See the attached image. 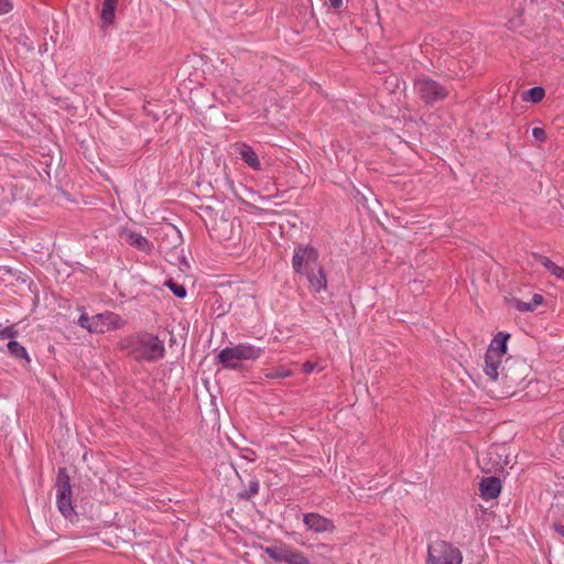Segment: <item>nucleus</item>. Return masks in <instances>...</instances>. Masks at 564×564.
<instances>
[{
  "label": "nucleus",
  "instance_id": "obj_1",
  "mask_svg": "<svg viewBox=\"0 0 564 564\" xmlns=\"http://www.w3.org/2000/svg\"><path fill=\"white\" fill-rule=\"evenodd\" d=\"M292 268L295 273L304 275L311 288L319 293L327 289V280L319 262L317 249L310 245L295 247L292 258Z\"/></svg>",
  "mask_w": 564,
  "mask_h": 564
},
{
  "label": "nucleus",
  "instance_id": "obj_2",
  "mask_svg": "<svg viewBox=\"0 0 564 564\" xmlns=\"http://www.w3.org/2000/svg\"><path fill=\"white\" fill-rule=\"evenodd\" d=\"M122 349L138 361H156L164 357L163 340L151 333H138L120 341Z\"/></svg>",
  "mask_w": 564,
  "mask_h": 564
},
{
  "label": "nucleus",
  "instance_id": "obj_3",
  "mask_svg": "<svg viewBox=\"0 0 564 564\" xmlns=\"http://www.w3.org/2000/svg\"><path fill=\"white\" fill-rule=\"evenodd\" d=\"M263 352V349L250 344H239L234 347H226L217 355V361L228 369H238L242 360H256Z\"/></svg>",
  "mask_w": 564,
  "mask_h": 564
},
{
  "label": "nucleus",
  "instance_id": "obj_4",
  "mask_svg": "<svg viewBox=\"0 0 564 564\" xmlns=\"http://www.w3.org/2000/svg\"><path fill=\"white\" fill-rule=\"evenodd\" d=\"M463 553L453 543L435 540L427 545L425 564H462Z\"/></svg>",
  "mask_w": 564,
  "mask_h": 564
},
{
  "label": "nucleus",
  "instance_id": "obj_5",
  "mask_svg": "<svg viewBox=\"0 0 564 564\" xmlns=\"http://www.w3.org/2000/svg\"><path fill=\"white\" fill-rule=\"evenodd\" d=\"M262 551L274 562H283L285 564H308V558L303 552L283 542L264 546L262 547Z\"/></svg>",
  "mask_w": 564,
  "mask_h": 564
},
{
  "label": "nucleus",
  "instance_id": "obj_6",
  "mask_svg": "<svg viewBox=\"0 0 564 564\" xmlns=\"http://www.w3.org/2000/svg\"><path fill=\"white\" fill-rule=\"evenodd\" d=\"M55 486L57 508L65 518H69L74 513L72 505V487L69 476L64 468L58 470Z\"/></svg>",
  "mask_w": 564,
  "mask_h": 564
},
{
  "label": "nucleus",
  "instance_id": "obj_7",
  "mask_svg": "<svg viewBox=\"0 0 564 564\" xmlns=\"http://www.w3.org/2000/svg\"><path fill=\"white\" fill-rule=\"evenodd\" d=\"M414 88L421 99L429 105L444 100L448 96V89L446 87L429 77L416 79Z\"/></svg>",
  "mask_w": 564,
  "mask_h": 564
},
{
  "label": "nucleus",
  "instance_id": "obj_8",
  "mask_svg": "<svg viewBox=\"0 0 564 564\" xmlns=\"http://www.w3.org/2000/svg\"><path fill=\"white\" fill-rule=\"evenodd\" d=\"M527 366L522 361L506 359L501 368V380L508 388L519 386L525 378Z\"/></svg>",
  "mask_w": 564,
  "mask_h": 564
},
{
  "label": "nucleus",
  "instance_id": "obj_9",
  "mask_svg": "<svg viewBox=\"0 0 564 564\" xmlns=\"http://www.w3.org/2000/svg\"><path fill=\"white\" fill-rule=\"evenodd\" d=\"M124 321L113 312H105L94 315L93 330L102 334L111 329H119L124 326Z\"/></svg>",
  "mask_w": 564,
  "mask_h": 564
},
{
  "label": "nucleus",
  "instance_id": "obj_10",
  "mask_svg": "<svg viewBox=\"0 0 564 564\" xmlns=\"http://www.w3.org/2000/svg\"><path fill=\"white\" fill-rule=\"evenodd\" d=\"M303 522L305 528L314 533L332 532L335 529L332 520L314 512L304 514Z\"/></svg>",
  "mask_w": 564,
  "mask_h": 564
},
{
  "label": "nucleus",
  "instance_id": "obj_11",
  "mask_svg": "<svg viewBox=\"0 0 564 564\" xmlns=\"http://www.w3.org/2000/svg\"><path fill=\"white\" fill-rule=\"evenodd\" d=\"M501 359L502 358L496 356L494 349H487L484 372L491 381H497L501 376Z\"/></svg>",
  "mask_w": 564,
  "mask_h": 564
},
{
  "label": "nucleus",
  "instance_id": "obj_12",
  "mask_svg": "<svg viewBox=\"0 0 564 564\" xmlns=\"http://www.w3.org/2000/svg\"><path fill=\"white\" fill-rule=\"evenodd\" d=\"M479 490L484 499H495L501 491V481L497 477L484 478L480 482Z\"/></svg>",
  "mask_w": 564,
  "mask_h": 564
},
{
  "label": "nucleus",
  "instance_id": "obj_13",
  "mask_svg": "<svg viewBox=\"0 0 564 564\" xmlns=\"http://www.w3.org/2000/svg\"><path fill=\"white\" fill-rule=\"evenodd\" d=\"M120 237L126 240L130 246H133L142 251L150 249V242L141 234L132 231L130 229H123Z\"/></svg>",
  "mask_w": 564,
  "mask_h": 564
},
{
  "label": "nucleus",
  "instance_id": "obj_14",
  "mask_svg": "<svg viewBox=\"0 0 564 564\" xmlns=\"http://www.w3.org/2000/svg\"><path fill=\"white\" fill-rule=\"evenodd\" d=\"M239 155L241 160L247 163L251 169L258 171L261 167L258 154L248 144H241L239 147Z\"/></svg>",
  "mask_w": 564,
  "mask_h": 564
},
{
  "label": "nucleus",
  "instance_id": "obj_15",
  "mask_svg": "<svg viewBox=\"0 0 564 564\" xmlns=\"http://www.w3.org/2000/svg\"><path fill=\"white\" fill-rule=\"evenodd\" d=\"M534 260L543 265L552 275L561 279L564 281V268L557 265L553 261H551L549 258L541 256V254H533Z\"/></svg>",
  "mask_w": 564,
  "mask_h": 564
},
{
  "label": "nucleus",
  "instance_id": "obj_16",
  "mask_svg": "<svg viewBox=\"0 0 564 564\" xmlns=\"http://www.w3.org/2000/svg\"><path fill=\"white\" fill-rule=\"evenodd\" d=\"M509 337V334L498 333L491 340L488 349H494L496 356L502 358L507 352V340Z\"/></svg>",
  "mask_w": 564,
  "mask_h": 564
},
{
  "label": "nucleus",
  "instance_id": "obj_17",
  "mask_svg": "<svg viewBox=\"0 0 564 564\" xmlns=\"http://www.w3.org/2000/svg\"><path fill=\"white\" fill-rule=\"evenodd\" d=\"M117 7V0H104L100 11V19L105 24L112 23L115 19V11Z\"/></svg>",
  "mask_w": 564,
  "mask_h": 564
},
{
  "label": "nucleus",
  "instance_id": "obj_18",
  "mask_svg": "<svg viewBox=\"0 0 564 564\" xmlns=\"http://www.w3.org/2000/svg\"><path fill=\"white\" fill-rule=\"evenodd\" d=\"M3 346H6L8 352L17 358V359H25L26 361H30V357L28 355L26 349L20 345L17 340H9Z\"/></svg>",
  "mask_w": 564,
  "mask_h": 564
},
{
  "label": "nucleus",
  "instance_id": "obj_19",
  "mask_svg": "<svg viewBox=\"0 0 564 564\" xmlns=\"http://www.w3.org/2000/svg\"><path fill=\"white\" fill-rule=\"evenodd\" d=\"M544 96H545L544 88L540 87V86H535L524 93L523 100L536 104V102H540L544 98Z\"/></svg>",
  "mask_w": 564,
  "mask_h": 564
},
{
  "label": "nucleus",
  "instance_id": "obj_20",
  "mask_svg": "<svg viewBox=\"0 0 564 564\" xmlns=\"http://www.w3.org/2000/svg\"><path fill=\"white\" fill-rule=\"evenodd\" d=\"M18 335L19 330L17 325H9L7 327L0 328V348L3 347L6 340H15L14 338L18 337Z\"/></svg>",
  "mask_w": 564,
  "mask_h": 564
},
{
  "label": "nucleus",
  "instance_id": "obj_21",
  "mask_svg": "<svg viewBox=\"0 0 564 564\" xmlns=\"http://www.w3.org/2000/svg\"><path fill=\"white\" fill-rule=\"evenodd\" d=\"M291 376H292V371L284 367H278V368L265 373V377L269 379L288 378Z\"/></svg>",
  "mask_w": 564,
  "mask_h": 564
},
{
  "label": "nucleus",
  "instance_id": "obj_22",
  "mask_svg": "<svg viewBox=\"0 0 564 564\" xmlns=\"http://www.w3.org/2000/svg\"><path fill=\"white\" fill-rule=\"evenodd\" d=\"M165 284L169 286V289L173 292V294L175 296H177L180 299H183L186 296V290L183 285L177 284L173 280H169Z\"/></svg>",
  "mask_w": 564,
  "mask_h": 564
},
{
  "label": "nucleus",
  "instance_id": "obj_23",
  "mask_svg": "<svg viewBox=\"0 0 564 564\" xmlns=\"http://www.w3.org/2000/svg\"><path fill=\"white\" fill-rule=\"evenodd\" d=\"M259 492V481L257 479H251L249 481L248 490L245 494H241L240 497L249 500L251 497Z\"/></svg>",
  "mask_w": 564,
  "mask_h": 564
},
{
  "label": "nucleus",
  "instance_id": "obj_24",
  "mask_svg": "<svg viewBox=\"0 0 564 564\" xmlns=\"http://www.w3.org/2000/svg\"><path fill=\"white\" fill-rule=\"evenodd\" d=\"M93 322H94V316L89 317L86 314H82L78 318L79 326H82L83 328H86L89 333H94Z\"/></svg>",
  "mask_w": 564,
  "mask_h": 564
},
{
  "label": "nucleus",
  "instance_id": "obj_25",
  "mask_svg": "<svg viewBox=\"0 0 564 564\" xmlns=\"http://www.w3.org/2000/svg\"><path fill=\"white\" fill-rule=\"evenodd\" d=\"M13 8V0H0V15L10 13Z\"/></svg>",
  "mask_w": 564,
  "mask_h": 564
},
{
  "label": "nucleus",
  "instance_id": "obj_26",
  "mask_svg": "<svg viewBox=\"0 0 564 564\" xmlns=\"http://www.w3.org/2000/svg\"><path fill=\"white\" fill-rule=\"evenodd\" d=\"M513 306L516 310H518L520 312H532L533 311L532 306L530 305V302H523L521 300H514Z\"/></svg>",
  "mask_w": 564,
  "mask_h": 564
},
{
  "label": "nucleus",
  "instance_id": "obj_27",
  "mask_svg": "<svg viewBox=\"0 0 564 564\" xmlns=\"http://www.w3.org/2000/svg\"><path fill=\"white\" fill-rule=\"evenodd\" d=\"M532 135L536 141L543 142L546 140V132L542 128H533Z\"/></svg>",
  "mask_w": 564,
  "mask_h": 564
},
{
  "label": "nucleus",
  "instance_id": "obj_28",
  "mask_svg": "<svg viewBox=\"0 0 564 564\" xmlns=\"http://www.w3.org/2000/svg\"><path fill=\"white\" fill-rule=\"evenodd\" d=\"M544 297L541 294H534L532 300L530 301V305L532 306L533 311L543 303Z\"/></svg>",
  "mask_w": 564,
  "mask_h": 564
},
{
  "label": "nucleus",
  "instance_id": "obj_29",
  "mask_svg": "<svg viewBox=\"0 0 564 564\" xmlns=\"http://www.w3.org/2000/svg\"><path fill=\"white\" fill-rule=\"evenodd\" d=\"M315 369V364L312 361H306L303 364L302 370L304 373H311Z\"/></svg>",
  "mask_w": 564,
  "mask_h": 564
},
{
  "label": "nucleus",
  "instance_id": "obj_30",
  "mask_svg": "<svg viewBox=\"0 0 564 564\" xmlns=\"http://www.w3.org/2000/svg\"><path fill=\"white\" fill-rule=\"evenodd\" d=\"M328 3L334 9H339L343 6V0H328Z\"/></svg>",
  "mask_w": 564,
  "mask_h": 564
},
{
  "label": "nucleus",
  "instance_id": "obj_31",
  "mask_svg": "<svg viewBox=\"0 0 564 564\" xmlns=\"http://www.w3.org/2000/svg\"><path fill=\"white\" fill-rule=\"evenodd\" d=\"M554 530L564 538V525L561 523H554Z\"/></svg>",
  "mask_w": 564,
  "mask_h": 564
}]
</instances>
